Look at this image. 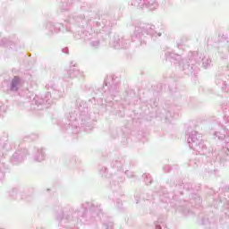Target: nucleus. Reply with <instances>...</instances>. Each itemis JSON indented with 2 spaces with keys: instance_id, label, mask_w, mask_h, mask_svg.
<instances>
[{
  "instance_id": "1",
  "label": "nucleus",
  "mask_w": 229,
  "mask_h": 229,
  "mask_svg": "<svg viewBox=\"0 0 229 229\" xmlns=\"http://www.w3.org/2000/svg\"><path fill=\"white\" fill-rule=\"evenodd\" d=\"M19 81H21V79H19V77H14L13 79V87H15L19 83Z\"/></svg>"
}]
</instances>
